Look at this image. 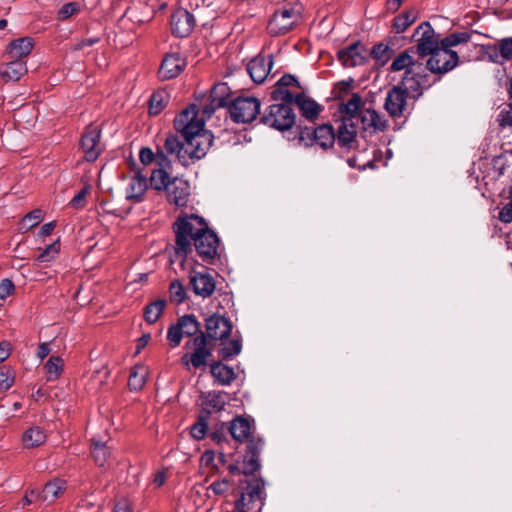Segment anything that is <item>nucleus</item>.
Here are the masks:
<instances>
[{"instance_id": "nucleus-1", "label": "nucleus", "mask_w": 512, "mask_h": 512, "mask_svg": "<svg viewBox=\"0 0 512 512\" xmlns=\"http://www.w3.org/2000/svg\"><path fill=\"white\" fill-rule=\"evenodd\" d=\"M204 120L198 118V107L190 104L174 119V128L184 138L181 142L176 135H168L164 142L167 154L175 155L183 166L202 159L213 142V135L204 129Z\"/></svg>"}, {"instance_id": "nucleus-2", "label": "nucleus", "mask_w": 512, "mask_h": 512, "mask_svg": "<svg viewBox=\"0 0 512 512\" xmlns=\"http://www.w3.org/2000/svg\"><path fill=\"white\" fill-rule=\"evenodd\" d=\"M175 255L183 263L192 252V244L197 254L205 262H212L218 254L219 238L208 227L204 218L191 214L178 217L174 225Z\"/></svg>"}, {"instance_id": "nucleus-3", "label": "nucleus", "mask_w": 512, "mask_h": 512, "mask_svg": "<svg viewBox=\"0 0 512 512\" xmlns=\"http://www.w3.org/2000/svg\"><path fill=\"white\" fill-rule=\"evenodd\" d=\"M265 498L264 480L262 478L247 480L240 498L235 502V512H260Z\"/></svg>"}, {"instance_id": "nucleus-4", "label": "nucleus", "mask_w": 512, "mask_h": 512, "mask_svg": "<svg viewBox=\"0 0 512 512\" xmlns=\"http://www.w3.org/2000/svg\"><path fill=\"white\" fill-rule=\"evenodd\" d=\"M296 129L298 140L305 147L318 145L327 150L335 144V129L331 124H321L317 127L299 124Z\"/></svg>"}, {"instance_id": "nucleus-5", "label": "nucleus", "mask_w": 512, "mask_h": 512, "mask_svg": "<svg viewBox=\"0 0 512 512\" xmlns=\"http://www.w3.org/2000/svg\"><path fill=\"white\" fill-rule=\"evenodd\" d=\"M211 340L207 338L205 333L200 332L198 335L187 341L184 345L185 349H191V353H185L181 360L185 366L192 365L195 369L205 367L208 359L212 356L213 348L210 346Z\"/></svg>"}, {"instance_id": "nucleus-6", "label": "nucleus", "mask_w": 512, "mask_h": 512, "mask_svg": "<svg viewBox=\"0 0 512 512\" xmlns=\"http://www.w3.org/2000/svg\"><path fill=\"white\" fill-rule=\"evenodd\" d=\"M416 45L410 47L413 54L418 55L420 59L426 58L436 49L442 46L440 35L436 34L429 22H422L412 35Z\"/></svg>"}, {"instance_id": "nucleus-7", "label": "nucleus", "mask_w": 512, "mask_h": 512, "mask_svg": "<svg viewBox=\"0 0 512 512\" xmlns=\"http://www.w3.org/2000/svg\"><path fill=\"white\" fill-rule=\"evenodd\" d=\"M260 123L279 131H286L294 126L295 114L290 105L272 104L260 117Z\"/></svg>"}, {"instance_id": "nucleus-8", "label": "nucleus", "mask_w": 512, "mask_h": 512, "mask_svg": "<svg viewBox=\"0 0 512 512\" xmlns=\"http://www.w3.org/2000/svg\"><path fill=\"white\" fill-rule=\"evenodd\" d=\"M261 101L254 96H238L231 100L229 114L235 123H250L260 113Z\"/></svg>"}, {"instance_id": "nucleus-9", "label": "nucleus", "mask_w": 512, "mask_h": 512, "mask_svg": "<svg viewBox=\"0 0 512 512\" xmlns=\"http://www.w3.org/2000/svg\"><path fill=\"white\" fill-rule=\"evenodd\" d=\"M302 13L295 7H282L276 10L269 20L267 30L272 36L285 35L301 20Z\"/></svg>"}, {"instance_id": "nucleus-10", "label": "nucleus", "mask_w": 512, "mask_h": 512, "mask_svg": "<svg viewBox=\"0 0 512 512\" xmlns=\"http://www.w3.org/2000/svg\"><path fill=\"white\" fill-rule=\"evenodd\" d=\"M201 324L194 314H185L178 317L177 322L171 324L167 331V341L171 348L180 345L182 338L195 337L200 333Z\"/></svg>"}, {"instance_id": "nucleus-11", "label": "nucleus", "mask_w": 512, "mask_h": 512, "mask_svg": "<svg viewBox=\"0 0 512 512\" xmlns=\"http://www.w3.org/2000/svg\"><path fill=\"white\" fill-rule=\"evenodd\" d=\"M423 69L412 68L404 72L401 82L397 86H402L405 91L414 100H417L423 92L431 86L429 76L424 73Z\"/></svg>"}, {"instance_id": "nucleus-12", "label": "nucleus", "mask_w": 512, "mask_h": 512, "mask_svg": "<svg viewBox=\"0 0 512 512\" xmlns=\"http://www.w3.org/2000/svg\"><path fill=\"white\" fill-rule=\"evenodd\" d=\"M429 58L426 62V68L431 73L443 75L454 69L458 62L459 56L457 52L446 49L441 46L436 49L433 53L428 55Z\"/></svg>"}, {"instance_id": "nucleus-13", "label": "nucleus", "mask_w": 512, "mask_h": 512, "mask_svg": "<svg viewBox=\"0 0 512 512\" xmlns=\"http://www.w3.org/2000/svg\"><path fill=\"white\" fill-rule=\"evenodd\" d=\"M337 59L345 68H354L367 63L369 52L365 45L356 41L337 52Z\"/></svg>"}, {"instance_id": "nucleus-14", "label": "nucleus", "mask_w": 512, "mask_h": 512, "mask_svg": "<svg viewBox=\"0 0 512 512\" xmlns=\"http://www.w3.org/2000/svg\"><path fill=\"white\" fill-rule=\"evenodd\" d=\"M335 143L343 151L350 152L358 146L357 128L353 119H341L335 130Z\"/></svg>"}, {"instance_id": "nucleus-15", "label": "nucleus", "mask_w": 512, "mask_h": 512, "mask_svg": "<svg viewBox=\"0 0 512 512\" xmlns=\"http://www.w3.org/2000/svg\"><path fill=\"white\" fill-rule=\"evenodd\" d=\"M101 130L94 125H89L80 140V148L87 162H94L98 159L102 148L100 145Z\"/></svg>"}, {"instance_id": "nucleus-16", "label": "nucleus", "mask_w": 512, "mask_h": 512, "mask_svg": "<svg viewBox=\"0 0 512 512\" xmlns=\"http://www.w3.org/2000/svg\"><path fill=\"white\" fill-rule=\"evenodd\" d=\"M481 50L492 63L503 64L512 61V37L500 39L497 43L483 44Z\"/></svg>"}, {"instance_id": "nucleus-17", "label": "nucleus", "mask_w": 512, "mask_h": 512, "mask_svg": "<svg viewBox=\"0 0 512 512\" xmlns=\"http://www.w3.org/2000/svg\"><path fill=\"white\" fill-rule=\"evenodd\" d=\"M408 95L402 90V86H394L387 93L384 108L392 118L406 115L408 110Z\"/></svg>"}, {"instance_id": "nucleus-18", "label": "nucleus", "mask_w": 512, "mask_h": 512, "mask_svg": "<svg viewBox=\"0 0 512 512\" xmlns=\"http://www.w3.org/2000/svg\"><path fill=\"white\" fill-rule=\"evenodd\" d=\"M356 126L361 125L364 132L375 134L383 132L387 128V121L383 115L374 109L364 108L355 119Z\"/></svg>"}, {"instance_id": "nucleus-19", "label": "nucleus", "mask_w": 512, "mask_h": 512, "mask_svg": "<svg viewBox=\"0 0 512 512\" xmlns=\"http://www.w3.org/2000/svg\"><path fill=\"white\" fill-rule=\"evenodd\" d=\"M195 17L186 9H176L171 15V30L173 35L179 38L189 36L195 27Z\"/></svg>"}, {"instance_id": "nucleus-20", "label": "nucleus", "mask_w": 512, "mask_h": 512, "mask_svg": "<svg viewBox=\"0 0 512 512\" xmlns=\"http://www.w3.org/2000/svg\"><path fill=\"white\" fill-rule=\"evenodd\" d=\"M205 328L208 339L223 340L226 339L232 331L231 321L219 314H213L205 319Z\"/></svg>"}, {"instance_id": "nucleus-21", "label": "nucleus", "mask_w": 512, "mask_h": 512, "mask_svg": "<svg viewBox=\"0 0 512 512\" xmlns=\"http://www.w3.org/2000/svg\"><path fill=\"white\" fill-rule=\"evenodd\" d=\"M165 192L169 203L183 207L186 206L190 196V184L184 179L175 177Z\"/></svg>"}, {"instance_id": "nucleus-22", "label": "nucleus", "mask_w": 512, "mask_h": 512, "mask_svg": "<svg viewBox=\"0 0 512 512\" xmlns=\"http://www.w3.org/2000/svg\"><path fill=\"white\" fill-rule=\"evenodd\" d=\"M186 61L178 53H168L162 60L158 76L162 80L176 78L185 68Z\"/></svg>"}, {"instance_id": "nucleus-23", "label": "nucleus", "mask_w": 512, "mask_h": 512, "mask_svg": "<svg viewBox=\"0 0 512 512\" xmlns=\"http://www.w3.org/2000/svg\"><path fill=\"white\" fill-rule=\"evenodd\" d=\"M273 65L272 56H257L247 64V72L256 84H261L267 78Z\"/></svg>"}, {"instance_id": "nucleus-24", "label": "nucleus", "mask_w": 512, "mask_h": 512, "mask_svg": "<svg viewBox=\"0 0 512 512\" xmlns=\"http://www.w3.org/2000/svg\"><path fill=\"white\" fill-rule=\"evenodd\" d=\"M190 285L195 295L202 298L210 297L216 289L214 277L209 273L204 272H195L191 275Z\"/></svg>"}, {"instance_id": "nucleus-25", "label": "nucleus", "mask_w": 512, "mask_h": 512, "mask_svg": "<svg viewBox=\"0 0 512 512\" xmlns=\"http://www.w3.org/2000/svg\"><path fill=\"white\" fill-rule=\"evenodd\" d=\"M147 189L148 180L146 175L142 171L137 170L126 188V199L139 203L143 200Z\"/></svg>"}, {"instance_id": "nucleus-26", "label": "nucleus", "mask_w": 512, "mask_h": 512, "mask_svg": "<svg viewBox=\"0 0 512 512\" xmlns=\"http://www.w3.org/2000/svg\"><path fill=\"white\" fill-rule=\"evenodd\" d=\"M33 46L34 42L30 37L16 39L7 46L5 56L7 59L24 60L31 53Z\"/></svg>"}, {"instance_id": "nucleus-27", "label": "nucleus", "mask_w": 512, "mask_h": 512, "mask_svg": "<svg viewBox=\"0 0 512 512\" xmlns=\"http://www.w3.org/2000/svg\"><path fill=\"white\" fill-rule=\"evenodd\" d=\"M0 70V76L5 81H18L27 73L26 62L21 59H8Z\"/></svg>"}, {"instance_id": "nucleus-28", "label": "nucleus", "mask_w": 512, "mask_h": 512, "mask_svg": "<svg viewBox=\"0 0 512 512\" xmlns=\"http://www.w3.org/2000/svg\"><path fill=\"white\" fill-rule=\"evenodd\" d=\"M210 373L219 385L229 386L237 377L234 369L221 361L210 364Z\"/></svg>"}, {"instance_id": "nucleus-29", "label": "nucleus", "mask_w": 512, "mask_h": 512, "mask_svg": "<svg viewBox=\"0 0 512 512\" xmlns=\"http://www.w3.org/2000/svg\"><path fill=\"white\" fill-rule=\"evenodd\" d=\"M411 48L406 49L401 52L391 63L390 71L397 72L402 70H410L412 68L415 69H423V63L414 60L412 56Z\"/></svg>"}, {"instance_id": "nucleus-30", "label": "nucleus", "mask_w": 512, "mask_h": 512, "mask_svg": "<svg viewBox=\"0 0 512 512\" xmlns=\"http://www.w3.org/2000/svg\"><path fill=\"white\" fill-rule=\"evenodd\" d=\"M229 432L238 442L246 441L251 435V424L243 417H236L230 422Z\"/></svg>"}, {"instance_id": "nucleus-31", "label": "nucleus", "mask_w": 512, "mask_h": 512, "mask_svg": "<svg viewBox=\"0 0 512 512\" xmlns=\"http://www.w3.org/2000/svg\"><path fill=\"white\" fill-rule=\"evenodd\" d=\"M295 104L298 106L301 116L309 121L315 120L321 111V107L316 101L306 98L303 94H297Z\"/></svg>"}, {"instance_id": "nucleus-32", "label": "nucleus", "mask_w": 512, "mask_h": 512, "mask_svg": "<svg viewBox=\"0 0 512 512\" xmlns=\"http://www.w3.org/2000/svg\"><path fill=\"white\" fill-rule=\"evenodd\" d=\"M363 104L362 98L358 93H353L351 98L346 102L339 105V112L341 113V119H355L359 115Z\"/></svg>"}, {"instance_id": "nucleus-33", "label": "nucleus", "mask_w": 512, "mask_h": 512, "mask_svg": "<svg viewBox=\"0 0 512 512\" xmlns=\"http://www.w3.org/2000/svg\"><path fill=\"white\" fill-rule=\"evenodd\" d=\"M231 89L227 83L221 82L215 84L210 91V100L218 107H228L231 103L230 100Z\"/></svg>"}, {"instance_id": "nucleus-34", "label": "nucleus", "mask_w": 512, "mask_h": 512, "mask_svg": "<svg viewBox=\"0 0 512 512\" xmlns=\"http://www.w3.org/2000/svg\"><path fill=\"white\" fill-rule=\"evenodd\" d=\"M47 438V434L40 426H32L22 435V443L25 448L31 449L42 445Z\"/></svg>"}, {"instance_id": "nucleus-35", "label": "nucleus", "mask_w": 512, "mask_h": 512, "mask_svg": "<svg viewBox=\"0 0 512 512\" xmlns=\"http://www.w3.org/2000/svg\"><path fill=\"white\" fill-rule=\"evenodd\" d=\"M203 398L204 404L210 409L209 412H220L229 401V394L224 391H209Z\"/></svg>"}, {"instance_id": "nucleus-36", "label": "nucleus", "mask_w": 512, "mask_h": 512, "mask_svg": "<svg viewBox=\"0 0 512 512\" xmlns=\"http://www.w3.org/2000/svg\"><path fill=\"white\" fill-rule=\"evenodd\" d=\"M66 483L63 480L55 479L45 484L38 498L42 501L52 502L65 490Z\"/></svg>"}, {"instance_id": "nucleus-37", "label": "nucleus", "mask_w": 512, "mask_h": 512, "mask_svg": "<svg viewBox=\"0 0 512 512\" xmlns=\"http://www.w3.org/2000/svg\"><path fill=\"white\" fill-rule=\"evenodd\" d=\"M148 376V368L145 365H136L132 368L129 379L128 386L132 391H140L146 381Z\"/></svg>"}, {"instance_id": "nucleus-38", "label": "nucleus", "mask_w": 512, "mask_h": 512, "mask_svg": "<svg viewBox=\"0 0 512 512\" xmlns=\"http://www.w3.org/2000/svg\"><path fill=\"white\" fill-rule=\"evenodd\" d=\"M170 100L169 92L165 89L155 91L149 101V113L158 115L168 105Z\"/></svg>"}, {"instance_id": "nucleus-39", "label": "nucleus", "mask_w": 512, "mask_h": 512, "mask_svg": "<svg viewBox=\"0 0 512 512\" xmlns=\"http://www.w3.org/2000/svg\"><path fill=\"white\" fill-rule=\"evenodd\" d=\"M166 304L165 299H157L145 306L143 311L145 321L149 324L155 323L162 315Z\"/></svg>"}, {"instance_id": "nucleus-40", "label": "nucleus", "mask_w": 512, "mask_h": 512, "mask_svg": "<svg viewBox=\"0 0 512 512\" xmlns=\"http://www.w3.org/2000/svg\"><path fill=\"white\" fill-rule=\"evenodd\" d=\"M172 179L168 171L163 169H153L149 178L151 187L156 191H165Z\"/></svg>"}, {"instance_id": "nucleus-41", "label": "nucleus", "mask_w": 512, "mask_h": 512, "mask_svg": "<svg viewBox=\"0 0 512 512\" xmlns=\"http://www.w3.org/2000/svg\"><path fill=\"white\" fill-rule=\"evenodd\" d=\"M393 53L394 51L389 45L378 43L372 47L369 56L376 61L377 65L384 66L390 60Z\"/></svg>"}, {"instance_id": "nucleus-42", "label": "nucleus", "mask_w": 512, "mask_h": 512, "mask_svg": "<svg viewBox=\"0 0 512 512\" xmlns=\"http://www.w3.org/2000/svg\"><path fill=\"white\" fill-rule=\"evenodd\" d=\"M91 455L96 465L103 467L110 456V451L106 443L93 440L91 445Z\"/></svg>"}, {"instance_id": "nucleus-43", "label": "nucleus", "mask_w": 512, "mask_h": 512, "mask_svg": "<svg viewBox=\"0 0 512 512\" xmlns=\"http://www.w3.org/2000/svg\"><path fill=\"white\" fill-rule=\"evenodd\" d=\"M63 360L58 356H52L46 362L44 369L47 375V381H54L58 379L63 371Z\"/></svg>"}, {"instance_id": "nucleus-44", "label": "nucleus", "mask_w": 512, "mask_h": 512, "mask_svg": "<svg viewBox=\"0 0 512 512\" xmlns=\"http://www.w3.org/2000/svg\"><path fill=\"white\" fill-rule=\"evenodd\" d=\"M416 13L413 11L404 12L393 19V30L396 33L404 32L416 20Z\"/></svg>"}, {"instance_id": "nucleus-45", "label": "nucleus", "mask_w": 512, "mask_h": 512, "mask_svg": "<svg viewBox=\"0 0 512 512\" xmlns=\"http://www.w3.org/2000/svg\"><path fill=\"white\" fill-rule=\"evenodd\" d=\"M242 350V340L241 339H232L224 344V346L219 350V357L223 360H228L240 354Z\"/></svg>"}, {"instance_id": "nucleus-46", "label": "nucleus", "mask_w": 512, "mask_h": 512, "mask_svg": "<svg viewBox=\"0 0 512 512\" xmlns=\"http://www.w3.org/2000/svg\"><path fill=\"white\" fill-rule=\"evenodd\" d=\"M471 39L469 32H454L442 39V46L446 49L457 46L459 44L468 43Z\"/></svg>"}, {"instance_id": "nucleus-47", "label": "nucleus", "mask_w": 512, "mask_h": 512, "mask_svg": "<svg viewBox=\"0 0 512 512\" xmlns=\"http://www.w3.org/2000/svg\"><path fill=\"white\" fill-rule=\"evenodd\" d=\"M271 98L280 101V104L290 105L296 102L297 95L292 94L287 88L275 86L271 92Z\"/></svg>"}, {"instance_id": "nucleus-48", "label": "nucleus", "mask_w": 512, "mask_h": 512, "mask_svg": "<svg viewBox=\"0 0 512 512\" xmlns=\"http://www.w3.org/2000/svg\"><path fill=\"white\" fill-rule=\"evenodd\" d=\"M169 294L171 302L180 304L186 298V291L183 284L179 280H174L170 283Z\"/></svg>"}, {"instance_id": "nucleus-49", "label": "nucleus", "mask_w": 512, "mask_h": 512, "mask_svg": "<svg viewBox=\"0 0 512 512\" xmlns=\"http://www.w3.org/2000/svg\"><path fill=\"white\" fill-rule=\"evenodd\" d=\"M241 467L242 474L245 476L253 475L261 467L260 459L251 455H246L241 462Z\"/></svg>"}, {"instance_id": "nucleus-50", "label": "nucleus", "mask_w": 512, "mask_h": 512, "mask_svg": "<svg viewBox=\"0 0 512 512\" xmlns=\"http://www.w3.org/2000/svg\"><path fill=\"white\" fill-rule=\"evenodd\" d=\"M43 219V211L41 209H34L31 212L27 213L22 219V227L26 229H31L37 226Z\"/></svg>"}, {"instance_id": "nucleus-51", "label": "nucleus", "mask_w": 512, "mask_h": 512, "mask_svg": "<svg viewBox=\"0 0 512 512\" xmlns=\"http://www.w3.org/2000/svg\"><path fill=\"white\" fill-rule=\"evenodd\" d=\"M60 251L59 241H55L54 243L48 245L46 248L41 250L40 254L37 256L38 262H49L53 260Z\"/></svg>"}, {"instance_id": "nucleus-52", "label": "nucleus", "mask_w": 512, "mask_h": 512, "mask_svg": "<svg viewBox=\"0 0 512 512\" xmlns=\"http://www.w3.org/2000/svg\"><path fill=\"white\" fill-rule=\"evenodd\" d=\"M14 384V374L7 366L0 367V390L6 391Z\"/></svg>"}, {"instance_id": "nucleus-53", "label": "nucleus", "mask_w": 512, "mask_h": 512, "mask_svg": "<svg viewBox=\"0 0 512 512\" xmlns=\"http://www.w3.org/2000/svg\"><path fill=\"white\" fill-rule=\"evenodd\" d=\"M248 455L259 458L264 442L261 438L251 435L247 440Z\"/></svg>"}, {"instance_id": "nucleus-54", "label": "nucleus", "mask_w": 512, "mask_h": 512, "mask_svg": "<svg viewBox=\"0 0 512 512\" xmlns=\"http://www.w3.org/2000/svg\"><path fill=\"white\" fill-rule=\"evenodd\" d=\"M207 429H208L207 423L205 422V420L203 418H200L198 422H196L195 424L192 425L190 434L193 438H195L197 440H201L205 437V435L207 433Z\"/></svg>"}, {"instance_id": "nucleus-55", "label": "nucleus", "mask_w": 512, "mask_h": 512, "mask_svg": "<svg viewBox=\"0 0 512 512\" xmlns=\"http://www.w3.org/2000/svg\"><path fill=\"white\" fill-rule=\"evenodd\" d=\"M15 292V285L12 280L5 278L0 281V299L5 300Z\"/></svg>"}, {"instance_id": "nucleus-56", "label": "nucleus", "mask_w": 512, "mask_h": 512, "mask_svg": "<svg viewBox=\"0 0 512 512\" xmlns=\"http://www.w3.org/2000/svg\"><path fill=\"white\" fill-rule=\"evenodd\" d=\"M79 11V5L76 2H69L61 7L59 10V18L66 20Z\"/></svg>"}, {"instance_id": "nucleus-57", "label": "nucleus", "mask_w": 512, "mask_h": 512, "mask_svg": "<svg viewBox=\"0 0 512 512\" xmlns=\"http://www.w3.org/2000/svg\"><path fill=\"white\" fill-rule=\"evenodd\" d=\"M155 163L157 165L156 169H163L165 171L170 170L172 166L170 159L160 148L157 149Z\"/></svg>"}, {"instance_id": "nucleus-58", "label": "nucleus", "mask_w": 512, "mask_h": 512, "mask_svg": "<svg viewBox=\"0 0 512 512\" xmlns=\"http://www.w3.org/2000/svg\"><path fill=\"white\" fill-rule=\"evenodd\" d=\"M351 88V82L342 81L339 82L332 91L335 99H343L349 94Z\"/></svg>"}, {"instance_id": "nucleus-59", "label": "nucleus", "mask_w": 512, "mask_h": 512, "mask_svg": "<svg viewBox=\"0 0 512 512\" xmlns=\"http://www.w3.org/2000/svg\"><path fill=\"white\" fill-rule=\"evenodd\" d=\"M139 159L143 165H150L155 162L156 153H154L149 147H142L139 152Z\"/></svg>"}, {"instance_id": "nucleus-60", "label": "nucleus", "mask_w": 512, "mask_h": 512, "mask_svg": "<svg viewBox=\"0 0 512 512\" xmlns=\"http://www.w3.org/2000/svg\"><path fill=\"white\" fill-rule=\"evenodd\" d=\"M229 488V482L226 479L217 480L214 481L210 486L209 489L213 491L216 495H223L227 492Z\"/></svg>"}, {"instance_id": "nucleus-61", "label": "nucleus", "mask_w": 512, "mask_h": 512, "mask_svg": "<svg viewBox=\"0 0 512 512\" xmlns=\"http://www.w3.org/2000/svg\"><path fill=\"white\" fill-rule=\"evenodd\" d=\"M292 85H299L298 80L291 74H285L283 75L275 84V86L287 88Z\"/></svg>"}, {"instance_id": "nucleus-62", "label": "nucleus", "mask_w": 512, "mask_h": 512, "mask_svg": "<svg viewBox=\"0 0 512 512\" xmlns=\"http://www.w3.org/2000/svg\"><path fill=\"white\" fill-rule=\"evenodd\" d=\"M499 219L502 222H512V199L500 210Z\"/></svg>"}, {"instance_id": "nucleus-63", "label": "nucleus", "mask_w": 512, "mask_h": 512, "mask_svg": "<svg viewBox=\"0 0 512 512\" xmlns=\"http://www.w3.org/2000/svg\"><path fill=\"white\" fill-rule=\"evenodd\" d=\"M86 189L79 191L70 201L69 205L73 208H82L85 204Z\"/></svg>"}, {"instance_id": "nucleus-64", "label": "nucleus", "mask_w": 512, "mask_h": 512, "mask_svg": "<svg viewBox=\"0 0 512 512\" xmlns=\"http://www.w3.org/2000/svg\"><path fill=\"white\" fill-rule=\"evenodd\" d=\"M50 353V346L49 343L43 342L40 343L37 349V357L40 359H44L48 354Z\"/></svg>"}]
</instances>
